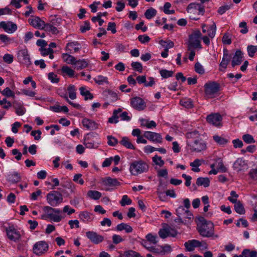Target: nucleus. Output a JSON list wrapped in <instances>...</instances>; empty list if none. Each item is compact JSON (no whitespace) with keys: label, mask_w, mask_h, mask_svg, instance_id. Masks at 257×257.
<instances>
[{"label":"nucleus","mask_w":257,"mask_h":257,"mask_svg":"<svg viewBox=\"0 0 257 257\" xmlns=\"http://www.w3.org/2000/svg\"><path fill=\"white\" fill-rule=\"evenodd\" d=\"M197 220V230L201 236L213 238L218 237V235L214 233V224L211 221L206 220L202 216L198 217Z\"/></svg>","instance_id":"nucleus-1"},{"label":"nucleus","mask_w":257,"mask_h":257,"mask_svg":"<svg viewBox=\"0 0 257 257\" xmlns=\"http://www.w3.org/2000/svg\"><path fill=\"white\" fill-rule=\"evenodd\" d=\"M148 169V165L142 160L133 161L130 164L129 168L131 175L133 176H138L139 174L146 172Z\"/></svg>","instance_id":"nucleus-2"},{"label":"nucleus","mask_w":257,"mask_h":257,"mask_svg":"<svg viewBox=\"0 0 257 257\" xmlns=\"http://www.w3.org/2000/svg\"><path fill=\"white\" fill-rule=\"evenodd\" d=\"M202 34L198 30L194 31L189 35L188 40L187 42V46L189 49L191 48L201 49L202 48L200 39Z\"/></svg>","instance_id":"nucleus-3"},{"label":"nucleus","mask_w":257,"mask_h":257,"mask_svg":"<svg viewBox=\"0 0 257 257\" xmlns=\"http://www.w3.org/2000/svg\"><path fill=\"white\" fill-rule=\"evenodd\" d=\"M187 145L191 152H200L205 150L206 144L202 139L194 140V141H186Z\"/></svg>","instance_id":"nucleus-4"},{"label":"nucleus","mask_w":257,"mask_h":257,"mask_svg":"<svg viewBox=\"0 0 257 257\" xmlns=\"http://www.w3.org/2000/svg\"><path fill=\"white\" fill-rule=\"evenodd\" d=\"M48 203L52 206H56L63 201L62 194L57 191H51L47 195Z\"/></svg>","instance_id":"nucleus-5"},{"label":"nucleus","mask_w":257,"mask_h":257,"mask_svg":"<svg viewBox=\"0 0 257 257\" xmlns=\"http://www.w3.org/2000/svg\"><path fill=\"white\" fill-rule=\"evenodd\" d=\"M219 90V85L216 82H209L204 85V92L205 96L207 98L214 97Z\"/></svg>","instance_id":"nucleus-6"},{"label":"nucleus","mask_w":257,"mask_h":257,"mask_svg":"<svg viewBox=\"0 0 257 257\" xmlns=\"http://www.w3.org/2000/svg\"><path fill=\"white\" fill-rule=\"evenodd\" d=\"M49 249V245L45 241L37 242L33 246L34 253L37 255H42L45 253Z\"/></svg>","instance_id":"nucleus-7"},{"label":"nucleus","mask_w":257,"mask_h":257,"mask_svg":"<svg viewBox=\"0 0 257 257\" xmlns=\"http://www.w3.org/2000/svg\"><path fill=\"white\" fill-rule=\"evenodd\" d=\"M6 231L8 238L11 240L16 242L21 238L20 232L13 225L6 227Z\"/></svg>","instance_id":"nucleus-8"},{"label":"nucleus","mask_w":257,"mask_h":257,"mask_svg":"<svg viewBox=\"0 0 257 257\" xmlns=\"http://www.w3.org/2000/svg\"><path fill=\"white\" fill-rule=\"evenodd\" d=\"M17 57L18 61L27 66L31 64V59L27 49H22L18 52Z\"/></svg>","instance_id":"nucleus-9"},{"label":"nucleus","mask_w":257,"mask_h":257,"mask_svg":"<svg viewBox=\"0 0 257 257\" xmlns=\"http://www.w3.org/2000/svg\"><path fill=\"white\" fill-rule=\"evenodd\" d=\"M144 137L150 141L154 143H161L162 142L161 135L155 132L145 131L144 133Z\"/></svg>","instance_id":"nucleus-10"},{"label":"nucleus","mask_w":257,"mask_h":257,"mask_svg":"<svg viewBox=\"0 0 257 257\" xmlns=\"http://www.w3.org/2000/svg\"><path fill=\"white\" fill-rule=\"evenodd\" d=\"M86 235L92 243L96 244L101 243L104 240V237L102 235L93 231L86 232Z\"/></svg>","instance_id":"nucleus-11"},{"label":"nucleus","mask_w":257,"mask_h":257,"mask_svg":"<svg viewBox=\"0 0 257 257\" xmlns=\"http://www.w3.org/2000/svg\"><path fill=\"white\" fill-rule=\"evenodd\" d=\"M131 106L135 109L141 111L146 107L145 101L139 97H135L131 99Z\"/></svg>","instance_id":"nucleus-12"},{"label":"nucleus","mask_w":257,"mask_h":257,"mask_svg":"<svg viewBox=\"0 0 257 257\" xmlns=\"http://www.w3.org/2000/svg\"><path fill=\"white\" fill-rule=\"evenodd\" d=\"M0 28L4 29L8 33L12 34L17 30V26L11 22H6L3 21L0 22Z\"/></svg>","instance_id":"nucleus-13"},{"label":"nucleus","mask_w":257,"mask_h":257,"mask_svg":"<svg viewBox=\"0 0 257 257\" xmlns=\"http://www.w3.org/2000/svg\"><path fill=\"white\" fill-rule=\"evenodd\" d=\"M207 122L213 125L220 126L222 120V117L219 113H212L206 117Z\"/></svg>","instance_id":"nucleus-14"},{"label":"nucleus","mask_w":257,"mask_h":257,"mask_svg":"<svg viewBox=\"0 0 257 257\" xmlns=\"http://www.w3.org/2000/svg\"><path fill=\"white\" fill-rule=\"evenodd\" d=\"M243 57V53L239 50H236L232 58L231 62L232 67L240 65L242 61Z\"/></svg>","instance_id":"nucleus-15"},{"label":"nucleus","mask_w":257,"mask_h":257,"mask_svg":"<svg viewBox=\"0 0 257 257\" xmlns=\"http://www.w3.org/2000/svg\"><path fill=\"white\" fill-rule=\"evenodd\" d=\"M230 55L228 53V51L226 49L223 50V54L222 60L219 64V70L223 71L227 68V65L230 60Z\"/></svg>","instance_id":"nucleus-16"},{"label":"nucleus","mask_w":257,"mask_h":257,"mask_svg":"<svg viewBox=\"0 0 257 257\" xmlns=\"http://www.w3.org/2000/svg\"><path fill=\"white\" fill-rule=\"evenodd\" d=\"M202 243L201 241L198 240L192 239L185 242L184 246L187 251H192L194 250L195 247H200Z\"/></svg>","instance_id":"nucleus-17"},{"label":"nucleus","mask_w":257,"mask_h":257,"mask_svg":"<svg viewBox=\"0 0 257 257\" xmlns=\"http://www.w3.org/2000/svg\"><path fill=\"white\" fill-rule=\"evenodd\" d=\"M29 22L33 27L41 30L44 29L46 25L45 23L38 17L29 20Z\"/></svg>","instance_id":"nucleus-18"},{"label":"nucleus","mask_w":257,"mask_h":257,"mask_svg":"<svg viewBox=\"0 0 257 257\" xmlns=\"http://www.w3.org/2000/svg\"><path fill=\"white\" fill-rule=\"evenodd\" d=\"M84 127L89 130H95L97 128V124L93 120L84 118L82 121Z\"/></svg>","instance_id":"nucleus-19"},{"label":"nucleus","mask_w":257,"mask_h":257,"mask_svg":"<svg viewBox=\"0 0 257 257\" xmlns=\"http://www.w3.org/2000/svg\"><path fill=\"white\" fill-rule=\"evenodd\" d=\"M80 45L77 42H72L67 44L66 50L70 53H75L81 49Z\"/></svg>","instance_id":"nucleus-20"},{"label":"nucleus","mask_w":257,"mask_h":257,"mask_svg":"<svg viewBox=\"0 0 257 257\" xmlns=\"http://www.w3.org/2000/svg\"><path fill=\"white\" fill-rule=\"evenodd\" d=\"M246 166L245 161L242 158H238L233 163V168L237 172L243 169Z\"/></svg>","instance_id":"nucleus-21"},{"label":"nucleus","mask_w":257,"mask_h":257,"mask_svg":"<svg viewBox=\"0 0 257 257\" xmlns=\"http://www.w3.org/2000/svg\"><path fill=\"white\" fill-rule=\"evenodd\" d=\"M200 136V134L199 133V132L194 130L193 131L188 132L186 134L185 137L187 139L186 141H194L196 140L199 139Z\"/></svg>","instance_id":"nucleus-22"},{"label":"nucleus","mask_w":257,"mask_h":257,"mask_svg":"<svg viewBox=\"0 0 257 257\" xmlns=\"http://www.w3.org/2000/svg\"><path fill=\"white\" fill-rule=\"evenodd\" d=\"M57 26H58L54 24L53 22H52V23L46 24L44 29L53 34H57L59 33Z\"/></svg>","instance_id":"nucleus-23"},{"label":"nucleus","mask_w":257,"mask_h":257,"mask_svg":"<svg viewBox=\"0 0 257 257\" xmlns=\"http://www.w3.org/2000/svg\"><path fill=\"white\" fill-rule=\"evenodd\" d=\"M103 183L105 186H114L119 184V182L115 178L108 177L103 181Z\"/></svg>","instance_id":"nucleus-24"},{"label":"nucleus","mask_w":257,"mask_h":257,"mask_svg":"<svg viewBox=\"0 0 257 257\" xmlns=\"http://www.w3.org/2000/svg\"><path fill=\"white\" fill-rule=\"evenodd\" d=\"M196 185L198 186H203L205 188L210 185V180L208 178L199 177L196 180Z\"/></svg>","instance_id":"nucleus-25"},{"label":"nucleus","mask_w":257,"mask_h":257,"mask_svg":"<svg viewBox=\"0 0 257 257\" xmlns=\"http://www.w3.org/2000/svg\"><path fill=\"white\" fill-rule=\"evenodd\" d=\"M80 219L84 222H90L92 220L91 214L88 211H81L79 215Z\"/></svg>","instance_id":"nucleus-26"},{"label":"nucleus","mask_w":257,"mask_h":257,"mask_svg":"<svg viewBox=\"0 0 257 257\" xmlns=\"http://www.w3.org/2000/svg\"><path fill=\"white\" fill-rule=\"evenodd\" d=\"M79 90L81 95L84 97V99L85 100L93 99V94L91 93L89 90H87L86 87H81Z\"/></svg>","instance_id":"nucleus-27"},{"label":"nucleus","mask_w":257,"mask_h":257,"mask_svg":"<svg viewBox=\"0 0 257 257\" xmlns=\"http://www.w3.org/2000/svg\"><path fill=\"white\" fill-rule=\"evenodd\" d=\"M121 111H122V110L121 108H118L117 110H114L113 111L112 116L109 118L108 122L111 123H117L118 122V118H119L118 114H119L120 112H121Z\"/></svg>","instance_id":"nucleus-28"},{"label":"nucleus","mask_w":257,"mask_h":257,"mask_svg":"<svg viewBox=\"0 0 257 257\" xmlns=\"http://www.w3.org/2000/svg\"><path fill=\"white\" fill-rule=\"evenodd\" d=\"M67 92L69 94V97L71 99H75L76 98V89L74 85H69L67 88Z\"/></svg>","instance_id":"nucleus-29"},{"label":"nucleus","mask_w":257,"mask_h":257,"mask_svg":"<svg viewBox=\"0 0 257 257\" xmlns=\"http://www.w3.org/2000/svg\"><path fill=\"white\" fill-rule=\"evenodd\" d=\"M16 104L15 108H16V113L18 115L21 116L24 115L26 112V109L20 102H14Z\"/></svg>","instance_id":"nucleus-30"},{"label":"nucleus","mask_w":257,"mask_h":257,"mask_svg":"<svg viewBox=\"0 0 257 257\" xmlns=\"http://www.w3.org/2000/svg\"><path fill=\"white\" fill-rule=\"evenodd\" d=\"M116 229L118 231L125 230V232L127 233H130L133 231L132 227L130 225L124 223L118 224L116 226Z\"/></svg>","instance_id":"nucleus-31"},{"label":"nucleus","mask_w":257,"mask_h":257,"mask_svg":"<svg viewBox=\"0 0 257 257\" xmlns=\"http://www.w3.org/2000/svg\"><path fill=\"white\" fill-rule=\"evenodd\" d=\"M239 257H257V251L255 250L250 251L248 249H244L239 255Z\"/></svg>","instance_id":"nucleus-32"},{"label":"nucleus","mask_w":257,"mask_h":257,"mask_svg":"<svg viewBox=\"0 0 257 257\" xmlns=\"http://www.w3.org/2000/svg\"><path fill=\"white\" fill-rule=\"evenodd\" d=\"M62 58L64 62L67 64L72 65H74L76 60V58L74 56L67 53H63L62 54Z\"/></svg>","instance_id":"nucleus-33"},{"label":"nucleus","mask_w":257,"mask_h":257,"mask_svg":"<svg viewBox=\"0 0 257 257\" xmlns=\"http://www.w3.org/2000/svg\"><path fill=\"white\" fill-rule=\"evenodd\" d=\"M21 177L20 174L17 172H14L9 175V180L12 183H17L20 181Z\"/></svg>","instance_id":"nucleus-34"},{"label":"nucleus","mask_w":257,"mask_h":257,"mask_svg":"<svg viewBox=\"0 0 257 257\" xmlns=\"http://www.w3.org/2000/svg\"><path fill=\"white\" fill-rule=\"evenodd\" d=\"M180 104L186 108H191L193 106V102L191 99L184 98L180 100Z\"/></svg>","instance_id":"nucleus-35"},{"label":"nucleus","mask_w":257,"mask_h":257,"mask_svg":"<svg viewBox=\"0 0 257 257\" xmlns=\"http://www.w3.org/2000/svg\"><path fill=\"white\" fill-rule=\"evenodd\" d=\"M216 26L214 22L210 25L207 29V35L208 37L212 39L213 38L216 34Z\"/></svg>","instance_id":"nucleus-36"},{"label":"nucleus","mask_w":257,"mask_h":257,"mask_svg":"<svg viewBox=\"0 0 257 257\" xmlns=\"http://www.w3.org/2000/svg\"><path fill=\"white\" fill-rule=\"evenodd\" d=\"M74 65H75L77 69L81 70L83 68H86L88 66V63L84 59L79 60H76Z\"/></svg>","instance_id":"nucleus-37"},{"label":"nucleus","mask_w":257,"mask_h":257,"mask_svg":"<svg viewBox=\"0 0 257 257\" xmlns=\"http://www.w3.org/2000/svg\"><path fill=\"white\" fill-rule=\"evenodd\" d=\"M119 143L126 147L127 149H135L134 146L130 142L129 139L127 137H124L122 138L121 141L119 142Z\"/></svg>","instance_id":"nucleus-38"},{"label":"nucleus","mask_w":257,"mask_h":257,"mask_svg":"<svg viewBox=\"0 0 257 257\" xmlns=\"http://www.w3.org/2000/svg\"><path fill=\"white\" fill-rule=\"evenodd\" d=\"M61 71L64 76V74H66L68 75L70 77H73L75 74V71L70 67L67 66H63Z\"/></svg>","instance_id":"nucleus-39"},{"label":"nucleus","mask_w":257,"mask_h":257,"mask_svg":"<svg viewBox=\"0 0 257 257\" xmlns=\"http://www.w3.org/2000/svg\"><path fill=\"white\" fill-rule=\"evenodd\" d=\"M84 144L88 149H96L98 147V143H95L93 141L88 138L84 140Z\"/></svg>","instance_id":"nucleus-40"},{"label":"nucleus","mask_w":257,"mask_h":257,"mask_svg":"<svg viewBox=\"0 0 257 257\" xmlns=\"http://www.w3.org/2000/svg\"><path fill=\"white\" fill-rule=\"evenodd\" d=\"M201 165V161L198 159H195L193 162L190 164V166L192 167V171L195 172H199L200 171V169L198 167Z\"/></svg>","instance_id":"nucleus-41"},{"label":"nucleus","mask_w":257,"mask_h":257,"mask_svg":"<svg viewBox=\"0 0 257 257\" xmlns=\"http://www.w3.org/2000/svg\"><path fill=\"white\" fill-rule=\"evenodd\" d=\"M88 197L94 200H98L101 197V193L95 190H90L87 192Z\"/></svg>","instance_id":"nucleus-42"},{"label":"nucleus","mask_w":257,"mask_h":257,"mask_svg":"<svg viewBox=\"0 0 257 257\" xmlns=\"http://www.w3.org/2000/svg\"><path fill=\"white\" fill-rule=\"evenodd\" d=\"M213 139L216 143L222 146L226 144L228 142L227 139L217 135L214 136Z\"/></svg>","instance_id":"nucleus-43"},{"label":"nucleus","mask_w":257,"mask_h":257,"mask_svg":"<svg viewBox=\"0 0 257 257\" xmlns=\"http://www.w3.org/2000/svg\"><path fill=\"white\" fill-rule=\"evenodd\" d=\"M94 81L99 85H102L104 83H108V78L102 75H98L94 78Z\"/></svg>","instance_id":"nucleus-44"},{"label":"nucleus","mask_w":257,"mask_h":257,"mask_svg":"<svg viewBox=\"0 0 257 257\" xmlns=\"http://www.w3.org/2000/svg\"><path fill=\"white\" fill-rule=\"evenodd\" d=\"M61 185L63 187L69 189L71 193H74L76 191V189L75 185L70 181H66L65 184H61Z\"/></svg>","instance_id":"nucleus-45"},{"label":"nucleus","mask_w":257,"mask_h":257,"mask_svg":"<svg viewBox=\"0 0 257 257\" xmlns=\"http://www.w3.org/2000/svg\"><path fill=\"white\" fill-rule=\"evenodd\" d=\"M234 209L236 213L239 214H243L245 213V210L242 204L240 201L234 204Z\"/></svg>","instance_id":"nucleus-46"},{"label":"nucleus","mask_w":257,"mask_h":257,"mask_svg":"<svg viewBox=\"0 0 257 257\" xmlns=\"http://www.w3.org/2000/svg\"><path fill=\"white\" fill-rule=\"evenodd\" d=\"M157 14V11L151 8L146 10L145 16L147 19H151Z\"/></svg>","instance_id":"nucleus-47"},{"label":"nucleus","mask_w":257,"mask_h":257,"mask_svg":"<svg viewBox=\"0 0 257 257\" xmlns=\"http://www.w3.org/2000/svg\"><path fill=\"white\" fill-rule=\"evenodd\" d=\"M0 40L4 43L5 45H8L13 43L14 40L10 38L7 35L5 34L0 35Z\"/></svg>","instance_id":"nucleus-48"},{"label":"nucleus","mask_w":257,"mask_h":257,"mask_svg":"<svg viewBox=\"0 0 257 257\" xmlns=\"http://www.w3.org/2000/svg\"><path fill=\"white\" fill-rule=\"evenodd\" d=\"M123 255L124 257H142L140 253L133 250L125 251Z\"/></svg>","instance_id":"nucleus-49"},{"label":"nucleus","mask_w":257,"mask_h":257,"mask_svg":"<svg viewBox=\"0 0 257 257\" xmlns=\"http://www.w3.org/2000/svg\"><path fill=\"white\" fill-rule=\"evenodd\" d=\"M248 55L250 57H253L257 52V46L248 45L247 47Z\"/></svg>","instance_id":"nucleus-50"},{"label":"nucleus","mask_w":257,"mask_h":257,"mask_svg":"<svg viewBox=\"0 0 257 257\" xmlns=\"http://www.w3.org/2000/svg\"><path fill=\"white\" fill-rule=\"evenodd\" d=\"M57 93L61 97L64 98L66 101H68V93L65 88H60L57 91Z\"/></svg>","instance_id":"nucleus-51"},{"label":"nucleus","mask_w":257,"mask_h":257,"mask_svg":"<svg viewBox=\"0 0 257 257\" xmlns=\"http://www.w3.org/2000/svg\"><path fill=\"white\" fill-rule=\"evenodd\" d=\"M1 93L7 97H15V93L10 89L9 87H7L4 89L2 92Z\"/></svg>","instance_id":"nucleus-52"},{"label":"nucleus","mask_w":257,"mask_h":257,"mask_svg":"<svg viewBox=\"0 0 257 257\" xmlns=\"http://www.w3.org/2000/svg\"><path fill=\"white\" fill-rule=\"evenodd\" d=\"M242 138L243 141L247 144L254 143L255 142L253 137L248 134L243 135Z\"/></svg>","instance_id":"nucleus-53"},{"label":"nucleus","mask_w":257,"mask_h":257,"mask_svg":"<svg viewBox=\"0 0 257 257\" xmlns=\"http://www.w3.org/2000/svg\"><path fill=\"white\" fill-rule=\"evenodd\" d=\"M217 165H216V167L218 171L222 173L226 172L227 170L225 166L223 165L222 161L220 159H218L217 160Z\"/></svg>","instance_id":"nucleus-54"},{"label":"nucleus","mask_w":257,"mask_h":257,"mask_svg":"<svg viewBox=\"0 0 257 257\" xmlns=\"http://www.w3.org/2000/svg\"><path fill=\"white\" fill-rule=\"evenodd\" d=\"M171 7V4L170 3H165L163 7V12L165 14L167 15L173 14L175 13L174 10H170L169 9Z\"/></svg>","instance_id":"nucleus-55"},{"label":"nucleus","mask_w":257,"mask_h":257,"mask_svg":"<svg viewBox=\"0 0 257 257\" xmlns=\"http://www.w3.org/2000/svg\"><path fill=\"white\" fill-rule=\"evenodd\" d=\"M160 74L163 78H167L173 75V71H169L166 69H162L160 71Z\"/></svg>","instance_id":"nucleus-56"},{"label":"nucleus","mask_w":257,"mask_h":257,"mask_svg":"<svg viewBox=\"0 0 257 257\" xmlns=\"http://www.w3.org/2000/svg\"><path fill=\"white\" fill-rule=\"evenodd\" d=\"M132 200L130 199L126 195H124L122 197V199L120 201V204L122 206L128 205L131 204Z\"/></svg>","instance_id":"nucleus-57"},{"label":"nucleus","mask_w":257,"mask_h":257,"mask_svg":"<svg viewBox=\"0 0 257 257\" xmlns=\"http://www.w3.org/2000/svg\"><path fill=\"white\" fill-rule=\"evenodd\" d=\"M131 66L134 70H136L140 73L143 71V66L142 64L139 62H133L131 64Z\"/></svg>","instance_id":"nucleus-58"},{"label":"nucleus","mask_w":257,"mask_h":257,"mask_svg":"<svg viewBox=\"0 0 257 257\" xmlns=\"http://www.w3.org/2000/svg\"><path fill=\"white\" fill-rule=\"evenodd\" d=\"M107 138L108 140L107 144L110 146H115L118 143V140L112 136H108Z\"/></svg>","instance_id":"nucleus-59"},{"label":"nucleus","mask_w":257,"mask_h":257,"mask_svg":"<svg viewBox=\"0 0 257 257\" xmlns=\"http://www.w3.org/2000/svg\"><path fill=\"white\" fill-rule=\"evenodd\" d=\"M194 68L196 73L200 74H203L204 73V69L203 67L200 63H196L194 66Z\"/></svg>","instance_id":"nucleus-60"},{"label":"nucleus","mask_w":257,"mask_h":257,"mask_svg":"<svg viewBox=\"0 0 257 257\" xmlns=\"http://www.w3.org/2000/svg\"><path fill=\"white\" fill-rule=\"evenodd\" d=\"M3 60L7 64H11L14 61V56L12 54L7 53L3 56Z\"/></svg>","instance_id":"nucleus-61"},{"label":"nucleus","mask_w":257,"mask_h":257,"mask_svg":"<svg viewBox=\"0 0 257 257\" xmlns=\"http://www.w3.org/2000/svg\"><path fill=\"white\" fill-rule=\"evenodd\" d=\"M153 161L157 165L162 167L164 165V161L162 159L161 157L157 155L155 156L153 158Z\"/></svg>","instance_id":"nucleus-62"},{"label":"nucleus","mask_w":257,"mask_h":257,"mask_svg":"<svg viewBox=\"0 0 257 257\" xmlns=\"http://www.w3.org/2000/svg\"><path fill=\"white\" fill-rule=\"evenodd\" d=\"M146 239L148 241H150L151 243L155 244L157 243L158 240H157V236L153 235L151 233L148 234L146 236Z\"/></svg>","instance_id":"nucleus-63"},{"label":"nucleus","mask_w":257,"mask_h":257,"mask_svg":"<svg viewBox=\"0 0 257 257\" xmlns=\"http://www.w3.org/2000/svg\"><path fill=\"white\" fill-rule=\"evenodd\" d=\"M186 213V208L183 206H179L176 209V214L178 217H181V216L185 215Z\"/></svg>","instance_id":"nucleus-64"}]
</instances>
